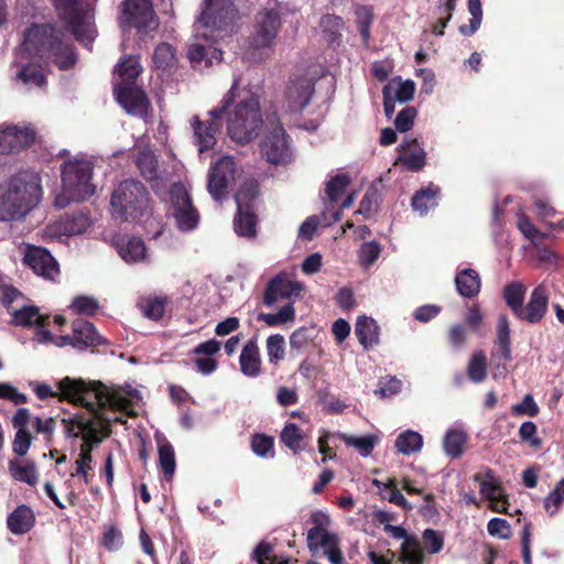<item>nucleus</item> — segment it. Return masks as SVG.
Listing matches in <instances>:
<instances>
[{"label":"nucleus","mask_w":564,"mask_h":564,"mask_svg":"<svg viewBox=\"0 0 564 564\" xmlns=\"http://www.w3.org/2000/svg\"><path fill=\"white\" fill-rule=\"evenodd\" d=\"M33 58L52 62L59 69L70 68L77 59L74 47L62 41L61 32L50 24L32 25L24 33L21 45L14 51L11 69L17 68L12 78L26 86L42 87L45 76Z\"/></svg>","instance_id":"nucleus-1"},{"label":"nucleus","mask_w":564,"mask_h":564,"mask_svg":"<svg viewBox=\"0 0 564 564\" xmlns=\"http://www.w3.org/2000/svg\"><path fill=\"white\" fill-rule=\"evenodd\" d=\"M62 398L79 403L95 416L106 420L109 409L127 415H135L134 408L142 403L141 392L131 384L107 387L100 381H85L65 377L56 382Z\"/></svg>","instance_id":"nucleus-2"},{"label":"nucleus","mask_w":564,"mask_h":564,"mask_svg":"<svg viewBox=\"0 0 564 564\" xmlns=\"http://www.w3.org/2000/svg\"><path fill=\"white\" fill-rule=\"evenodd\" d=\"M237 10L232 0H205L196 23L195 42L188 46L187 56L194 67L220 62L221 50L215 43L225 40L234 31Z\"/></svg>","instance_id":"nucleus-3"},{"label":"nucleus","mask_w":564,"mask_h":564,"mask_svg":"<svg viewBox=\"0 0 564 564\" xmlns=\"http://www.w3.org/2000/svg\"><path fill=\"white\" fill-rule=\"evenodd\" d=\"M43 197L42 180L34 170H21L0 183V221L23 219Z\"/></svg>","instance_id":"nucleus-4"},{"label":"nucleus","mask_w":564,"mask_h":564,"mask_svg":"<svg viewBox=\"0 0 564 564\" xmlns=\"http://www.w3.org/2000/svg\"><path fill=\"white\" fill-rule=\"evenodd\" d=\"M94 164L84 156H74L61 165L62 188L55 194L53 205L66 208L70 203H82L96 193L91 182Z\"/></svg>","instance_id":"nucleus-5"},{"label":"nucleus","mask_w":564,"mask_h":564,"mask_svg":"<svg viewBox=\"0 0 564 564\" xmlns=\"http://www.w3.org/2000/svg\"><path fill=\"white\" fill-rule=\"evenodd\" d=\"M120 83L113 87V94L118 104L128 115L145 118L149 112L150 101L145 93L135 85V79L142 72L138 55L122 57L116 69Z\"/></svg>","instance_id":"nucleus-6"},{"label":"nucleus","mask_w":564,"mask_h":564,"mask_svg":"<svg viewBox=\"0 0 564 564\" xmlns=\"http://www.w3.org/2000/svg\"><path fill=\"white\" fill-rule=\"evenodd\" d=\"M235 99L236 89L230 106L224 111L227 132L231 140L245 144L258 135L262 124L260 105L258 98L253 95H248L237 102H235Z\"/></svg>","instance_id":"nucleus-7"},{"label":"nucleus","mask_w":564,"mask_h":564,"mask_svg":"<svg viewBox=\"0 0 564 564\" xmlns=\"http://www.w3.org/2000/svg\"><path fill=\"white\" fill-rule=\"evenodd\" d=\"M111 212L124 221H139L151 214L149 192L137 180L121 182L112 192Z\"/></svg>","instance_id":"nucleus-8"},{"label":"nucleus","mask_w":564,"mask_h":564,"mask_svg":"<svg viewBox=\"0 0 564 564\" xmlns=\"http://www.w3.org/2000/svg\"><path fill=\"white\" fill-rule=\"evenodd\" d=\"M53 3L59 18L66 23L75 39L85 47L90 48L97 35L91 10L84 7L80 0H53Z\"/></svg>","instance_id":"nucleus-9"},{"label":"nucleus","mask_w":564,"mask_h":564,"mask_svg":"<svg viewBox=\"0 0 564 564\" xmlns=\"http://www.w3.org/2000/svg\"><path fill=\"white\" fill-rule=\"evenodd\" d=\"M239 85V78L235 77L231 88L226 93L221 100V106L210 110V121L205 126L197 116H194L191 126L194 131V142L200 153L212 149L216 143V132L223 127L224 111L230 106L234 99V90Z\"/></svg>","instance_id":"nucleus-10"},{"label":"nucleus","mask_w":564,"mask_h":564,"mask_svg":"<svg viewBox=\"0 0 564 564\" xmlns=\"http://www.w3.org/2000/svg\"><path fill=\"white\" fill-rule=\"evenodd\" d=\"M280 15L275 10H263L258 13L254 31L249 39V57L253 61L263 58L262 50L273 45L280 29Z\"/></svg>","instance_id":"nucleus-11"},{"label":"nucleus","mask_w":564,"mask_h":564,"mask_svg":"<svg viewBox=\"0 0 564 564\" xmlns=\"http://www.w3.org/2000/svg\"><path fill=\"white\" fill-rule=\"evenodd\" d=\"M171 214L175 218L177 228L187 232L194 230L199 223V214L193 206L185 185L174 183L170 188Z\"/></svg>","instance_id":"nucleus-12"},{"label":"nucleus","mask_w":564,"mask_h":564,"mask_svg":"<svg viewBox=\"0 0 564 564\" xmlns=\"http://www.w3.org/2000/svg\"><path fill=\"white\" fill-rule=\"evenodd\" d=\"M313 527L307 531V547L312 553L326 551L339 545V536L337 533L329 531L332 519L325 511L315 510L310 518Z\"/></svg>","instance_id":"nucleus-13"},{"label":"nucleus","mask_w":564,"mask_h":564,"mask_svg":"<svg viewBox=\"0 0 564 564\" xmlns=\"http://www.w3.org/2000/svg\"><path fill=\"white\" fill-rule=\"evenodd\" d=\"M122 28H133L139 33L155 30L158 21L150 0H124L120 17Z\"/></svg>","instance_id":"nucleus-14"},{"label":"nucleus","mask_w":564,"mask_h":564,"mask_svg":"<svg viewBox=\"0 0 564 564\" xmlns=\"http://www.w3.org/2000/svg\"><path fill=\"white\" fill-rule=\"evenodd\" d=\"M19 252L23 264L36 275L54 280L59 274L58 263L47 249L26 243L19 247Z\"/></svg>","instance_id":"nucleus-15"},{"label":"nucleus","mask_w":564,"mask_h":564,"mask_svg":"<svg viewBox=\"0 0 564 564\" xmlns=\"http://www.w3.org/2000/svg\"><path fill=\"white\" fill-rule=\"evenodd\" d=\"M36 137L35 128L28 124H0V153L14 154L31 147Z\"/></svg>","instance_id":"nucleus-16"},{"label":"nucleus","mask_w":564,"mask_h":564,"mask_svg":"<svg viewBox=\"0 0 564 564\" xmlns=\"http://www.w3.org/2000/svg\"><path fill=\"white\" fill-rule=\"evenodd\" d=\"M261 153L273 165H286L293 160L285 130L280 124L270 130L261 142Z\"/></svg>","instance_id":"nucleus-17"},{"label":"nucleus","mask_w":564,"mask_h":564,"mask_svg":"<svg viewBox=\"0 0 564 564\" xmlns=\"http://www.w3.org/2000/svg\"><path fill=\"white\" fill-rule=\"evenodd\" d=\"M315 93V80L307 75H294L285 88L284 107L291 113L302 112Z\"/></svg>","instance_id":"nucleus-18"},{"label":"nucleus","mask_w":564,"mask_h":564,"mask_svg":"<svg viewBox=\"0 0 564 564\" xmlns=\"http://www.w3.org/2000/svg\"><path fill=\"white\" fill-rule=\"evenodd\" d=\"M237 167L234 158L225 155L210 166L207 181L208 193L216 202L228 194V186L234 182Z\"/></svg>","instance_id":"nucleus-19"},{"label":"nucleus","mask_w":564,"mask_h":564,"mask_svg":"<svg viewBox=\"0 0 564 564\" xmlns=\"http://www.w3.org/2000/svg\"><path fill=\"white\" fill-rule=\"evenodd\" d=\"M415 93V84L411 79L403 80L400 76H395L388 82L382 88L383 111L388 119L394 115L395 104H404L410 101Z\"/></svg>","instance_id":"nucleus-20"},{"label":"nucleus","mask_w":564,"mask_h":564,"mask_svg":"<svg viewBox=\"0 0 564 564\" xmlns=\"http://www.w3.org/2000/svg\"><path fill=\"white\" fill-rule=\"evenodd\" d=\"M303 289L304 284L302 282L288 280L285 273H279L269 280L263 293V303L271 307L279 299L300 297Z\"/></svg>","instance_id":"nucleus-21"},{"label":"nucleus","mask_w":564,"mask_h":564,"mask_svg":"<svg viewBox=\"0 0 564 564\" xmlns=\"http://www.w3.org/2000/svg\"><path fill=\"white\" fill-rule=\"evenodd\" d=\"M547 306V289L544 284H539L532 290L527 305L523 303L514 314V317L529 324H539L545 316Z\"/></svg>","instance_id":"nucleus-22"},{"label":"nucleus","mask_w":564,"mask_h":564,"mask_svg":"<svg viewBox=\"0 0 564 564\" xmlns=\"http://www.w3.org/2000/svg\"><path fill=\"white\" fill-rule=\"evenodd\" d=\"M403 151L398 156V162L411 172H419L426 165V152L416 139L404 138L400 143Z\"/></svg>","instance_id":"nucleus-23"},{"label":"nucleus","mask_w":564,"mask_h":564,"mask_svg":"<svg viewBox=\"0 0 564 564\" xmlns=\"http://www.w3.org/2000/svg\"><path fill=\"white\" fill-rule=\"evenodd\" d=\"M115 247L121 259L128 264L140 263L147 259V248L142 239L130 236H119Z\"/></svg>","instance_id":"nucleus-24"},{"label":"nucleus","mask_w":564,"mask_h":564,"mask_svg":"<svg viewBox=\"0 0 564 564\" xmlns=\"http://www.w3.org/2000/svg\"><path fill=\"white\" fill-rule=\"evenodd\" d=\"M474 480L479 482L481 496L490 501L491 509L500 512L499 506L502 503L501 481L496 477L491 469H487L484 475L476 474Z\"/></svg>","instance_id":"nucleus-25"},{"label":"nucleus","mask_w":564,"mask_h":564,"mask_svg":"<svg viewBox=\"0 0 564 564\" xmlns=\"http://www.w3.org/2000/svg\"><path fill=\"white\" fill-rule=\"evenodd\" d=\"M11 319L9 324L19 327L45 326L48 316L42 315L40 308L34 304L21 303L9 313Z\"/></svg>","instance_id":"nucleus-26"},{"label":"nucleus","mask_w":564,"mask_h":564,"mask_svg":"<svg viewBox=\"0 0 564 564\" xmlns=\"http://www.w3.org/2000/svg\"><path fill=\"white\" fill-rule=\"evenodd\" d=\"M72 330L75 336V349L83 351L89 347L106 344V339L101 337L93 323L84 319H75L72 323Z\"/></svg>","instance_id":"nucleus-27"},{"label":"nucleus","mask_w":564,"mask_h":564,"mask_svg":"<svg viewBox=\"0 0 564 564\" xmlns=\"http://www.w3.org/2000/svg\"><path fill=\"white\" fill-rule=\"evenodd\" d=\"M243 191L236 195L237 214L234 219V229L239 237L253 238L257 234V217L249 209V206H243L242 196Z\"/></svg>","instance_id":"nucleus-28"},{"label":"nucleus","mask_w":564,"mask_h":564,"mask_svg":"<svg viewBox=\"0 0 564 564\" xmlns=\"http://www.w3.org/2000/svg\"><path fill=\"white\" fill-rule=\"evenodd\" d=\"M441 188L433 183L416 191L411 199V207L420 217H424L438 205Z\"/></svg>","instance_id":"nucleus-29"},{"label":"nucleus","mask_w":564,"mask_h":564,"mask_svg":"<svg viewBox=\"0 0 564 564\" xmlns=\"http://www.w3.org/2000/svg\"><path fill=\"white\" fill-rule=\"evenodd\" d=\"M240 370L249 378H257L261 371L260 351L254 339L243 346L239 357Z\"/></svg>","instance_id":"nucleus-30"},{"label":"nucleus","mask_w":564,"mask_h":564,"mask_svg":"<svg viewBox=\"0 0 564 564\" xmlns=\"http://www.w3.org/2000/svg\"><path fill=\"white\" fill-rule=\"evenodd\" d=\"M455 286L458 294L465 299H473L480 292L481 280L474 269H463L456 273Z\"/></svg>","instance_id":"nucleus-31"},{"label":"nucleus","mask_w":564,"mask_h":564,"mask_svg":"<svg viewBox=\"0 0 564 564\" xmlns=\"http://www.w3.org/2000/svg\"><path fill=\"white\" fill-rule=\"evenodd\" d=\"M35 518L32 509L21 505L14 509L7 519V525L11 533L20 535L29 532L34 525Z\"/></svg>","instance_id":"nucleus-32"},{"label":"nucleus","mask_w":564,"mask_h":564,"mask_svg":"<svg viewBox=\"0 0 564 564\" xmlns=\"http://www.w3.org/2000/svg\"><path fill=\"white\" fill-rule=\"evenodd\" d=\"M355 334L366 350L379 343V326L372 317L359 316L355 325Z\"/></svg>","instance_id":"nucleus-33"},{"label":"nucleus","mask_w":564,"mask_h":564,"mask_svg":"<svg viewBox=\"0 0 564 564\" xmlns=\"http://www.w3.org/2000/svg\"><path fill=\"white\" fill-rule=\"evenodd\" d=\"M325 41L332 46H338L341 42V31L345 28L343 18L335 14H324L319 21Z\"/></svg>","instance_id":"nucleus-34"},{"label":"nucleus","mask_w":564,"mask_h":564,"mask_svg":"<svg viewBox=\"0 0 564 564\" xmlns=\"http://www.w3.org/2000/svg\"><path fill=\"white\" fill-rule=\"evenodd\" d=\"M466 441L467 434L462 427L448 429L443 438L444 453L453 459L460 457Z\"/></svg>","instance_id":"nucleus-35"},{"label":"nucleus","mask_w":564,"mask_h":564,"mask_svg":"<svg viewBox=\"0 0 564 564\" xmlns=\"http://www.w3.org/2000/svg\"><path fill=\"white\" fill-rule=\"evenodd\" d=\"M497 351L496 356L500 360L507 362L511 359L510 349V326L506 315H499L497 322V339H496Z\"/></svg>","instance_id":"nucleus-36"},{"label":"nucleus","mask_w":564,"mask_h":564,"mask_svg":"<svg viewBox=\"0 0 564 564\" xmlns=\"http://www.w3.org/2000/svg\"><path fill=\"white\" fill-rule=\"evenodd\" d=\"M280 441L294 454L306 451L305 434L295 423H285L280 434Z\"/></svg>","instance_id":"nucleus-37"},{"label":"nucleus","mask_w":564,"mask_h":564,"mask_svg":"<svg viewBox=\"0 0 564 564\" xmlns=\"http://www.w3.org/2000/svg\"><path fill=\"white\" fill-rule=\"evenodd\" d=\"M135 164L141 173V175L152 182L156 181L160 177L158 159L154 152L150 149H143L139 151L135 156Z\"/></svg>","instance_id":"nucleus-38"},{"label":"nucleus","mask_w":564,"mask_h":564,"mask_svg":"<svg viewBox=\"0 0 564 564\" xmlns=\"http://www.w3.org/2000/svg\"><path fill=\"white\" fill-rule=\"evenodd\" d=\"M167 304L166 296H158V295H149L139 300L138 306L141 310L142 314L152 321H159L163 317L165 313V307Z\"/></svg>","instance_id":"nucleus-39"},{"label":"nucleus","mask_w":564,"mask_h":564,"mask_svg":"<svg viewBox=\"0 0 564 564\" xmlns=\"http://www.w3.org/2000/svg\"><path fill=\"white\" fill-rule=\"evenodd\" d=\"M395 447L405 456L419 453L423 447V436L416 431L405 430L397 436Z\"/></svg>","instance_id":"nucleus-40"},{"label":"nucleus","mask_w":564,"mask_h":564,"mask_svg":"<svg viewBox=\"0 0 564 564\" xmlns=\"http://www.w3.org/2000/svg\"><path fill=\"white\" fill-rule=\"evenodd\" d=\"M337 437L344 441L347 446L356 448L362 457H368L379 441V438L372 434L355 436L346 433H337Z\"/></svg>","instance_id":"nucleus-41"},{"label":"nucleus","mask_w":564,"mask_h":564,"mask_svg":"<svg viewBox=\"0 0 564 564\" xmlns=\"http://www.w3.org/2000/svg\"><path fill=\"white\" fill-rule=\"evenodd\" d=\"M158 440L159 464L166 478H171L176 468L175 452L172 444L164 437Z\"/></svg>","instance_id":"nucleus-42"},{"label":"nucleus","mask_w":564,"mask_h":564,"mask_svg":"<svg viewBox=\"0 0 564 564\" xmlns=\"http://www.w3.org/2000/svg\"><path fill=\"white\" fill-rule=\"evenodd\" d=\"M527 288L520 281H512L503 289V300L514 315L524 303Z\"/></svg>","instance_id":"nucleus-43"},{"label":"nucleus","mask_w":564,"mask_h":564,"mask_svg":"<svg viewBox=\"0 0 564 564\" xmlns=\"http://www.w3.org/2000/svg\"><path fill=\"white\" fill-rule=\"evenodd\" d=\"M355 15L362 44L368 46L371 36V25L373 22L372 8L370 6H358L355 10Z\"/></svg>","instance_id":"nucleus-44"},{"label":"nucleus","mask_w":564,"mask_h":564,"mask_svg":"<svg viewBox=\"0 0 564 564\" xmlns=\"http://www.w3.org/2000/svg\"><path fill=\"white\" fill-rule=\"evenodd\" d=\"M9 471L15 480L25 482L30 486H34L39 481V474L34 463H28L25 466H22L11 459L9 462Z\"/></svg>","instance_id":"nucleus-45"},{"label":"nucleus","mask_w":564,"mask_h":564,"mask_svg":"<svg viewBox=\"0 0 564 564\" xmlns=\"http://www.w3.org/2000/svg\"><path fill=\"white\" fill-rule=\"evenodd\" d=\"M399 561L402 564H423L424 552L416 538L402 542Z\"/></svg>","instance_id":"nucleus-46"},{"label":"nucleus","mask_w":564,"mask_h":564,"mask_svg":"<svg viewBox=\"0 0 564 564\" xmlns=\"http://www.w3.org/2000/svg\"><path fill=\"white\" fill-rule=\"evenodd\" d=\"M90 226V219L88 215L82 210L73 212L66 215L63 227L64 231L68 236L80 235Z\"/></svg>","instance_id":"nucleus-47"},{"label":"nucleus","mask_w":564,"mask_h":564,"mask_svg":"<svg viewBox=\"0 0 564 564\" xmlns=\"http://www.w3.org/2000/svg\"><path fill=\"white\" fill-rule=\"evenodd\" d=\"M99 308L98 300L91 295H77L68 305V310L73 314L85 316H94Z\"/></svg>","instance_id":"nucleus-48"},{"label":"nucleus","mask_w":564,"mask_h":564,"mask_svg":"<svg viewBox=\"0 0 564 564\" xmlns=\"http://www.w3.org/2000/svg\"><path fill=\"white\" fill-rule=\"evenodd\" d=\"M349 185L350 177L347 174L330 176L325 184V194L329 203L338 202Z\"/></svg>","instance_id":"nucleus-49"},{"label":"nucleus","mask_w":564,"mask_h":564,"mask_svg":"<svg viewBox=\"0 0 564 564\" xmlns=\"http://www.w3.org/2000/svg\"><path fill=\"white\" fill-rule=\"evenodd\" d=\"M467 376L475 383L482 382L487 377V358L484 351L473 354L467 366Z\"/></svg>","instance_id":"nucleus-50"},{"label":"nucleus","mask_w":564,"mask_h":564,"mask_svg":"<svg viewBox=\"0 0 564 564\" xmlns=\"http://www.w3.org/2000/svg\"><path fill=\"white\" fill-rule=\"evenodd\" d=\"M467 7L471 18L469 24L459 26V32L465 36H470L480 28L482 21V6L480 0H468Z\"/></svg>","instance_id":"nucleus-51"},{"label":"nucleus","mask_w":564,"mask_h":564,"mask_svg":"<svg viewBox=\"0 0 564 564\" xmlns=\"http://www.w3.org/2000/svg\"><path fill=\"white\" fill-rule=\"evenodd\" d=\"M295 318V310L292 303L282 306L278 313H260L258 319L264 322L269 326H276L288 322H293Z\"/></svg>","instance_id":"nucleus-52"},{"label":"nucleus","mask_w":564,"mask_h":564,"mask_svg":"<svg viewBox=\"0 0 564 564\" xmlns=\"http://www.w3.org/2000/svg\"><path fill=\"white\" fill-rule=\"evenodd\" d=\"M382 248L376 240L364 242L358 251L359 264L368 269L370 268L380 257Z\"/></svg>","instance_id":"nucleus-53"},{"label":"nucleus","mask_w":564,"mask_h":564,"mask_svg":"<svg viewBox=\"0 0 564 564\" xmlns=\"http://www.w3.org/2000/svg\"><path fill=\"white\" fill-rule=\"evenodd\" d=\"M25 301V296L17 288L9 284H0V303L8 313Z\"/></svg>","instance_id":"nucleus-54"},{"label":"nucleus","mask_w":564,"mask_h":564,"mask_svg":"<svg viewBox=\"0 0 564 564\" xmlns=\"http://www.w3.org/2000/svg\"><path fill=\"white\" fill-rule=\"evenodd\" d=\"M273 438L264 434H256L251 438V449L260 458H273Z\"/></svg>","instance_id":"nucleus-55"},{"label":"nucleus","mask_w":564,"mask_h":564,"mask_svg":"<svg viewBox=\"0 0 564 564\" xmlns=\"http://www.w3.org/2000/svg\"><path fill=\"white\" fill-rule=\"evenodd\" d=\"M175 59V51L167 43L159 44L153 54V63L156 68H167L173 66Z\"/></svg>","instance_id":"nucleus-56"},{"label":"nucleus","mask_w":564,"mask_h":564,"mask_svg":"<svg viewBox=\"0 0 564 564\" xmlns=\"http://www.w3.org/2000/svg\"><path fill=\"white\" fill-rule=\"evenodd\" d=\"M285 340L284 337L280 334L271 335L267 339V351L269 361L271 364H276L282 360L285 355L284 350Z\"/></svg>","instance_id":"nucleus-57"},{"label":"nucleus","mask_w":564,"mask_h":564,"mask_svg":"<svg viewBox=\"0 0 564 564\" xmlns=\"http://www.w3.org/2000/svg\"><path fill=\"white\" fill-rule=\"evenodd\" d=\"M423 542L430 554L440 553L444 546V536L433 529H425L422 533Z\"/></svg>","instance_id":"nucleus-58"},{"label":"nucleus","mask_w":564,"mask_h":564,"mask_svg":"<svg viewBox=\"0 0 564 564\" xmlns=\"http://www.w3.org/2000/svg\"><path fill=\"white\" fill-rule=\"evenodd\" d=\"M417 111L414 107H405L394 119L395 129L399 132H408L412 129Z\"/></svg>","instance_id":"nucleus-59"},{"label":"nucleus","mask_w":564,"mask_h":564,"mask_svg":"<svg viewBox=\"0 0 564 564\" xmlns=\"http://www.w3.org/2000/svg\"><path fill=\"white\" fill-rule=\"evenodd\" d=\"M538 427L535 423L527 421L521 424L519 429V437L523 443H528L531 447L538 448L541 446V440L536 436Z\"/></svg>","instance_id":"nucleus-60"},{"label":"nucleus","mask_w":564,"mask_h":564,"mask_svg":"<svg viewBox=\"0 0 564 564\" xmlns=\"http://www.w3.org/2000/svg\"><path fill=\"white\" fill-rule=\"evenodd\" d=\"M564 502V478L561 479L554 487L553 490L545 497L544 507L546 510L554 508L551 514H554L560 506Z\"/></svg>","instance_id":"nucleus-61"},{"label":"nucleus","mask_w":564,"mask_h":564,"mask_svg":"<svg viewBox=\"0 0 564 564\" xmlns=\"http://www.w3.org/2000/svg\"><path fill=\"white\" fill-rule=\"evenodd\" d=\"M488 533L492 536L507 540L511 536L509 522L502 518H492L487 524Z\"/></svg>","instance_id":"nucleus-62"},{"label":"nucleus","mask_w":564,"mask_h":564,"mask_svg":"<svg viewBox=\"0 0 564 564\" xmlns=\"http://www.w3.org/2000/svg\"><path fill=\"white\" fill-rule=\"evenodd\" d=\"M0 399L9 400L15 405L28 402V397L9 382H0Z\"/></svg>","instance_id":"nucleus-63"},{"label":"nucleus","mask_w":564,"mask_h":564,"mask_svg":"<svg viewBox=\"0 0 564 564\" xmlns=\"http://www.w3.org/2000/svg\"><path fill=\"white\" fill-rule=\"evenodd\" d=\"M511 410L514 415L536 416L539 413V406L531 394H525L522 402L513 404Z\"/></svg>","instance_id":"nucleus-64"}]
</instances>
